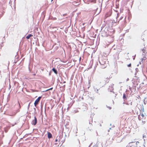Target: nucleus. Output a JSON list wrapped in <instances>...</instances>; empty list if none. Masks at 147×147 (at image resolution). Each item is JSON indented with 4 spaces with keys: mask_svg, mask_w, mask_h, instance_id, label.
Returning <instances> with one entry per match:
<instances>
[{
    "mask_svg": "<svg viewBox=\"0 0 147 147\" xmlns=\"http://www.w3.org/2000/svg\"><path fill=\"white\" fill-rule=\"evenodd\" d=\"M147 115H146L145 113L143 111L140 113L138 116V119L139 120L142 121L143 124H144L146 120V117Z\"/></svg>",
    "mask_w": 147,
    "mask_h": 147,
    "instance_id": "1",
    "label": "nucleus"
},
{
    "mask_svg": "<svg viewBox=\"0 0 147 147\" xmlns=\"http://www.w3.org/2000/svg\"><path fill=\"white\" fill-rule=\"evenodd\" d=\"M41 96L39 97L36 100L34 103V105L35 106H36V105L38 104V102L40 101L41 98Z\"/></svg>",
    "mask_w": 147,
    "mask_h": 147,
    "instance_id": "2",
    "label": "nucleus"
},
{
    "mask_svg": "<svg viewBox=\"0 0 147 147\" xmlns=\"http://www.w3.org/2000/svg\"><path fill=\"white\" fill-rule=\"evenodd\" d=\"M37 123V120L36 117L35 116L34 117V119L33 120L32 122V124L33 125H35Z\"/></svg>",
    "mask_w": 147,
    "mask_h": 147,
    "instance_id": "3",
    "label": "nucleus"
},
{
    "mask_svg": "<svg viewBox=\"0 0 147 147\" xmlns=\"http://www.w3.org/2000/svg\"><path fill=\"white\" fill-rule=\"evenodd\" d=\"M48 138L50 139L51 138H52V136L50 132H47Z\"/></svg>",
    "mask_w": 147,
    "mask_h": 147,
    "instance_id": "4",
    "label": "nucleus"
},
{
    "mask_svg": "<svg viewBox=\"0 0 147 147\" xmlns=\"http://www.w3.org/2000/svg\"><path fill=\"white\" fill-rule=\"evenodd\" d=\"M82 109L84 111L87 110L88 109V108L85 105L83 106Z\"/></svg>",
    "mask_w": 147,
    "mask_h": 147,
    "instance_id": "5",
    "label": "nucleus"
},
{
    "mask_svg": "<svg viewBox=\"0 0 147 147\" xmlns=\"http://www.w3.org/2000/svg\"><path fill=\"white\" fill-rule=\"evenodd\" d=\"M52 70L56 74H57V70L55 68H53L52 69Z\"/></svg>",
    "mask_w": 147,
    "mask_h": 147,
    "instance_id": "6",
    "label": "nucleus"
},
{
    "mask_svg": "<svg viewBox=\"0 0 147 147\" xmlns=\"http://www.w3.org/2000/svg\"><path fill=\"white\" fill-rule=\"evenodd\" d=\"M33 35L31 34L28 35L26 37V38L27 39H29Z\"/></svg>",
    "mask_w": 147,
    "mask_h": 147,
    "instance_id": "7",
    "label": "nucleus"
},
{
    "mask_svg": "<svg viewBox=\"0 0 147 147\" xmlns=\"http://www.w3.org/2000/svg\"><path fill=\"white\" fill-rule=\"evenodd\" d=\"M140 142L138 141L137 142H136V144L137 147H140Z\"/></svg>",
    "mask_w": 147,
    "mask_h": 147,
    "instance_id": "8",
    "label": "nucleus"
},
{
    "mask_svg": "<svg viewBox=\"0 0 147 147\" xmlns=\"http://www.w3.org/2000/svg\"><path fill=\"white\" fill-rule=\"evenodd\" d=\"M144 102L145 104L147 103V98H145L144 99Z\"/></svg>",
    "mask_w": 147,
    "mask_h": 147,
    "instance_id": "9",
    "label": "nucleus"
},
{
    "mask_svg": "<svg viewBox=\"0 0 147 147\" xmlns=\"http://www.w3.org/2000/svg\"><path fill=\"white\" fill-rule=\"evenodd\" d=\"M60 141V140H59V139H58V137H57L56 138L55 140V142H59Z\"/></svg>",
    "mask_w": 147,
    "mask_h": 147,
    "instance_id": "10",
    "label": "nucleus"
},
{
    "mask_svg": "<svg viewBox=\"0 0 147 147\" xmlns=\"http://www.w3.org/2000/svg\"><path fill=\"white\" fill-rule=\"evenodd\" d=\"M123 98L124 99L126 98V95L125 94H123Z\"/></svg>",
    "mask_w": 147,
    "mask_h": 147,
    "instance_id": "11",
    "label": "nucleus"
},
{
    "mask_svg": "<svg viewBox=\"0 0 147 147\" xmlns=\"http://www.w3.org/2000/svg\"><path fill=\"white\" fill-rule=\"evenodd\" d=\"M127 66L128 67H131V63H130V64H129L128 65H127Z\"/></svg>",
    "mask_w": 147,
    "mask_h": 147,
    "instance_id": "12",
    "label": "nucleus"
},
{
    "mask_svg": "<svg viewBox=\"0 0 147 147\" xmlns=\"http://www.w3.org/2000/svg\"><path fill=\"white\" fill-rule=\"evenodd\" d=\"M61 135L57 136V137H58V139H59V140H61L60 138H61Z\"/></svg>",
    "mask_w": 147,
    "mask_h": 147,
    "instance_id": "13",
    "label": "nucleus"
},
{
    "mask_svg": "<svg viewBox=\"0 0 147 147\" xmlns=\"http://www.w3.org/2000/svg\"><path fill=\"white\" fill-rule=\"evenodd\" d=\"M16 113H14V114H11L10 115V116H13L14 115H15L16 114Z\"/></svg>",
    "mask_w": 147,
    "mask_h": 147,
    "instance_id": "14",
    "label": "nucleus"
},
{
    "mask_svg": "<svg viewBox=\"0 0 147 147\" xmlns=\"http://www.w3.org/2000/svg\"><path fill=\"white\" fill-rule=\"evenodd\" d=\"M18 105H19V106L20 108H21V107H20V103H19V101H18Z\"/></svg>",
    "mask_w": 147,
    "mask_h": 147,
    "instance_id": "15",
    "label": "nucleus"
},
{
    "mask_svg": "<svg viewBox=\"0 0 147 147\" xmlns=\"http://www.w3.org/2000/svg\"><path fill=\"white\" fill-rule=\"evenodd\" d=\"M52 89H53V88H50V89H49L47 90L46 91H48V90H51Z\"/></svg>",
    "mask_w": 147,
    "mask_h": 147,
    "instance_id": "16",
    "label": "nucleus"
},
{
    "mask_svg": "<svg viewBox=\"0 0 147 147\" xmlns=\"http://www.w3.org/2000/svg\"><path fill=\"white\" fill-rule=\"evenodd\" d=\"M113 86H114V84L112 85L111 86H110V87H113Z\"/></svg>",
    "mask_w": 147,
    "mask_h": 147,
    "instance_id": "17",
    "label": "nucleus"
},
{
    "mask_svg": "<svg viewBox=\"0 0 147 147\" xmlns=\"http://www.w3.org/2000/svg\"><path fill=\"white\" fill-rule=\"evenodd\" d=\"M108 17V16H107L106 17Z\"/></svg>",
    "mask_w": 147,
    "mask_h": 147,
    "instance_id": "18",
    "label": "nucleus"
}]
</instances>
